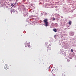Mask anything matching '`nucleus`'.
<instances>
[{
    "instance_id": "nucleus-4",
    "label": "nucleus",
    "mask_w": 76,
    "mask_h": 76,
    "mask_svg": "<svg viewBox=\"0 0 76 76\" xmlns=\"http://www.w3.org/2000/svg\"><path fill=\"white\" fill-rule=\"evenodd\" d=\"M53 31H54V32H57V30L56 28H54L53 29Z\"/></svg>"
},
{
    "instance_id": "nucleus-6",
    "label": "nucleus",
    "mask_w": 76,
    "mask_h": 76,
    "mask_svg": "<svg viewBox=\"0 0 76 76\" xmlns=\"http://www.w3.org/2000/svg\"><path fill=\"white\" fill-rule=\"evenodd\" d=\"M48 50H51V48L50 47V46H49L48 47Z\"/></svg>"
},
{
    "instance_id": "nucleus-11",
    "label": "nucleus",
    "mask_w": 76,
    "mask_h": 76,
    "mask_svg": "<svg viewBox=\"0 0 76 76\" xmlns=\"http://www.w3.org/2000/svg\"><path fill=\"white\" fill-rule=\"evenodd\" d=\"M4 63V62H3V63Z\"/></svg>"
},
{
    "instance_id": "nucleus-1",
    "label": "nucleus",
    "mask_w": 76,
    "mask_h": 76,
    "mask_svg": "<svg viewBox=\"0 0 76 76\" xmlns=\"http://www.w3.org/2000/svg\"><path fill=\"white\" fill-rule=\"evenodd\" d=\"M44 23L45 24V26H48V20L47 19H45L43 20Z\"/></svg>"
},
{
    "instance_id": "nucleus-2",
    "label": "nucleus",
    "mask_w": 76,
    "mask_h": 76,
    "mask_svg": "<svg viewBox=\"0 0 76 76\" xmlns=\"http://www.w3.org/2000/svg\"><path fill=\"white\" fill-rule=\"evenodd\" d=\"M30 46V44L28 43L26 44V45L25 46L26 47H28Z\"/></svg>"
},
{
    "instance_id": "nucleus-7",
    "label": "nucleus",
    "mask_w": 76,
    "mask_h": 76,
    "mask_svg": "<svg viewBox=\"0 0 76 76\" xmlns=\"http://www.w3.org/2000/svg\"><path fill=\"white\" fill-rule=\"evenodd\" d=\"M56 20V18H53L52 20L54 21V20Z\"/></svg>"
},
{
    "instance_id": "nucleus-10",
    "label": "nucleus",
    "mask_w": 76,
    "mask_h": 76,
    "mask_svg": "<svg viewBox=\"0 0 76 76\" xmlns=\"http://www.w3.org/2000/svg\"><path fill=\"white\" fill-rule=\"evenodd\" d=\"M4 69H6V68H5V67H4Z\"/></svg>"
},
{
    "instance_id": "nucleus-12",
    "label": "nucleus",
    "mask_w": 76,
    "mask_h": 76,
    "mask_svg": "<svg viewBox=\"0 0 76 76\" xmlns=\"http://www.w3.org/2000/svg\"><path fill=\"white\" fill-rule=\"evenodd\" d=\"M4 63V62H3V63Z\"/></svg>"
},
{
    "instance_id": "nucleus-3",
    "label": "nucleus",
    "mask_w": 76,
    "mask_h": 76,
    "mask_svg": "<svg viewBox=\"0 0 76 76\" xmlns=\"http://www.w3.org/2000/svg\"><path fill=\"white\" fill-rule=\"evenodd\" d=\"M11 6H12V7H13L15 6V4H14L13 3H12V4H11Z\"/></svg>"
},
{
    "instance_id": "nucleus-8",
    "label": "nucleus",
    "mask_w": 76,
    "mask_h": 76,
    "mask_svg": "<svg viewBox=\"0 0 76 76\" xmlns=\"http://www.w3.org/2000/svg\"><path fill=\"white\" fill-rule=\"evenodd\" d=\"M71 52H73V49H71Z\"/></svg>"
},
{
    "instance_id": "nucleus-5",
    "label": "nucleus",
    "mask_w": 76,
    "mask_h": 76,
    "mask_svg": "<svg viewBox=\"0 0 76 76\" xmlns=\"http://www.w3.org/2000/svg\"><path fill=\"white\" fill-rule=\"evenodd\" d=\"M68 23L70 25H71V24H72V22H71V21H69Z\"/></svg>"
},
{
    "instance_id": "nucleus-9",
    "label": "nucleus",
    "mask_w": 76,
    "mask_h": 76,
    "mask_svg": "<svg viewBox=\"0 0 76 76\" xmlns=\"http://www.w3.org/2000/svg\"><path fill=\"white\" fill-rule=\"evenodd\" d=\"M67 61H70V60L69 59H67Z\"/></svg>"
}]
</instances>
